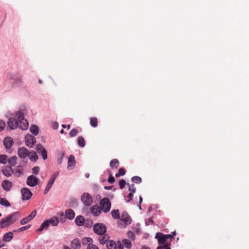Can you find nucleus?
I'll return each instance as SVG.
<instances>
[{
	"label": "nucleus",
	"instance_id": "39448f33",
	"mask_svg": "<svg viewBox=\"0 0 249 249\" xmlns=\"http://www.w3.org/2000/svg\"><path fill=\"white\" fill-rule=\"evenodd\" d=\"M8 157H0V163L6 164L7 162L11 166H15L17 163V157H10L7 159Z\"/></svg>",
	"mask_w": 249,
	"mask_h": 249
},
{
	"label": "nucleus",
	"instance_id": "8fccbe9b",
	"mask_svg": "<svg viewBox=\"0 0 249 249\" xmlns=\"http://www.w3.org/2000/svg\"><path fill=\"white\" fill-rule=\"evenodd\" d=\"M55 181V177H51L50 180L48 181V183L47 185L52 186L54 182Z\"/></svg>",
	"mask_w": 249,
	"mask_h": 249
},
{
	"label": "nucleus",
	"instance_id": "cd10ccee",
	"mask_svg": "<svg viewBox=\"0 0 249 249\" xmlns=\"http://www.w3.org/2000/svg\"><path fill=\"white\" fill-rule=\"evenodd\" d=\"M50 225L49 224V221L47 220L44 221L41 225L40 227H39V228H38L36 231H42L44 229H46V228H47Z\"/></svg>",
	"mask_w": 249,
	"mask_h": 249
},
{
	"label": "nucleus",
	"instance_id": "aec40b11",
	"mask_svg": "<svg viewBox=\"0 0 249 249\" xmlns=\"http://www.w3.org/2000/svg\"><path fill=\"white\" fill-rule=\"evenodd\" d=\"M65 216L67 218L72 220L75 216V213L72 209H68L65 212Z\"/></svg>",
	"mask_w": 249,
	"mask_h": 249
},
{
	"label": "nucleus",
	"instance_id": "0eeeda50",
	"mask_svg": "<svg viewBox=\"0 0 249 249\" xmlns=\"http://www.w3.org/2000/svg\"><path fill=\"white\" fill-rule=\"evenodd\" d=\"M19 217V213L18 212H15L8 215L5 218L11 225L18 220Z\"/></svg>",
	"mask_w": 249,
	"mask_h": 249
},
{
	"label": "nucleus",
	"instance_id": "b1692460",
	"mask_svg": "<svg viewBox=\"0 0 249 249\" xmlns=\"http://www.w3.org/2000/svg\"><path fill=\"white\" fill-rule=\"evenodd\" d=\"M71 247L73 249H79L81 247L80 241L76 238L73 239L71 243Z\"/></svg>",
	"mask_w": 249,
	"mask_h": 249
},
{
	"label": "nucleus",
	"instance_id": "774afa93",
	"mask_svg": "<svg viewBox=\"0 0 249 249\" xmlns=\"http://www.w3.org/2000/svg\"><path fill=\"white\" fill-rule=\"evenodd\" d=\"M157 249H163V247L162 246H159L157 248Z\"/></svg>",
	"mask_w": 249,
	"mask_h": 249
},
{
	"label": "nucleus",
	"instance_id": "4be33fe9",
	"mask_svg": "<svg viewBox=\"0 0 249 249\" xmlns=\"http://www.w3.org/2000/svg\"><path fill=\"white\" fill-rule=\"evenodd\" d=\"M36 149L38 154L41 156H47L46 150L41 144L37 145Z\"/></svg>",
	"mask_w": 249,
	"mask_h": 249
},
{
	"label": "nucleus",
	"instance_id": "a19ab883",
	"mask_svg": "<svg viewBox=\"0 0 249 249\" xmlns=\"http://www.w3.org/2000/svg\"><path fill=\"white\" fill-rule=\"evenodd\" d=\"M127 235L129 238L132 240H134L135 239V234L132 231H128L127 233Z\"/></svg>",
	"mask_w": 249,
	"mask_h": 249
},
{
	"label": "nucleus",
	"instance_id": "a18cd8bd",
	"mask_svg": "<svg viewBox=\"0 0 249 249\" xmlns=\"http://www.w3.org/2000/svg\"><path fill=\"white\" fill-rule=\"evenodd\" d=\"M40 170V168L38 166H35L32 169V172L34 174L37 175Z\"/></svg>",
	"mask_w": 249,
	"mask_h": 249
},
{
	"label": "nucleus",
	"instance_id": "69168bd1",
	"mask_svg": "<svg viewBox=\"0 0 249 249\" xmlns=\"http://www.w3.org/2000/svg\"><path fill=\"white\" fill-rule=\"evenodd\" d=\"M3 246H4V244L1 243V241H0V248H1V247H3Z\"/></svg>",
	"mask_w": 249,
	"mask_h": 249
},
{
	"label": "nucleus",
	"instance_id": "3c124183",
	"mask_svg": "<svg viewBox=\"0 0 249 249\" xmlns=\"http://www.w3.org/2000/svg\"><path fill=\"white\" fill-rule=\"evenodd\" d=\"M5 126L4 122L0 120V132L3 130Z\"/></svg>",
	"mask_w": 249,
	"mask_h": 249
},
{
	"label": "nucleus",
	"instance_id": "c03bdc74",
	"mask_svg": "<svg viewBox=\"0 0 249 249\" xmlns=\"http://www.w3.org/2000/svg\"><path fill=\"white\" fill-rule=\"evenodd\" d=\"M125 184L126 182L124 179H122L119 181V187L120 189H123L124 187Z\"/></svg>",
	"mask_w": 249,
	"mask_h": 249
},
{
	"label": "nucleus",
	"instance_id": "bf43d9fd",
	"mask_svg": "<svg viewBox=\"0 0 249 249\" xmlns=\"http://www.w3.org/2000/svg\"><path fill=\"white\" fill-rule=\"evenodd\" d=\"M59 175V172H57L55 173H54L51 177H55V179H56V177L58 176Z\"/></svg>",
	"mask_w": 249,
	"mask_h": 249
},
{
	"label": "nucleus",
	"instance_id": "4468645a",
	"mask_svg": "<svg viewBox=\"0 0 249 249\" xmlns=\"http://www.w3.org/2000/svg\"><path fill=\"white\" fill-rule=\"evenodd\" d=\"M120 220L123 221L125 225L130 224L131 222V219L130 217L125 212L122 213Z\"/></svg>",
	"mask_w": 249,
	"mask_h": 249
},
{
	"label": "nucleus",
	"instance_id": "13d9d810",
	"mask_svg": "<svg viewBox=\"0 0 249 249\" xmlns=\"http://www.w3.org/2000/svg\"><path fill=\"white\" fill-rule=\"evenodd\" d=\"M58 126V124L57 123L55 122L53 124V127L54 129H56L57 128Z\"/></svg>",
	"mask_w": 249,
	"mask_h": 249
},
{
	"label": "nucleus",
	"instance_id": "1a4fd4ad",
	"mask_svg": "<svg viewBox=\"0 0 249 249\" xmlns=\"http://www.w3.org/2000/svg\"><path fill=\"white\" fill-rule=\"evenodd\" d=\"M38 179L33 175L30 176L27 179V184L31 187H34L38 183Z\"/></svg>",
	"mask_w": 249,
	"mask_h": 249
},
{
	"label": "nucleus",
	"instance_id": "9b49d317",
	"mask_svg": "<svg viewBox=\"0 0 249 249\" xmlns=\"http://www.w3.org/2000/svg\"><path fill=\"white\" fill-rule=\"evenodd\" d=\"M30 154H31V156H37L35 151L29 152L25 147L20 148L18 150V156H30Z\"/></svg>",
	"mask_w": 249,
	"mask_h": 249
},
{
	"label": "nucleus",
	"instance_id": "052dcab7",
	"mask_svg": "<svg viewBox=\"0 0 249 249\" xmlns=\"http://www.w3.org/2000/svg\"><path fill=\"white\" fill-rule=\"evenodd\" d=\"M62 161V157H60V158H58L57 160L58 164H61Z\"/></svg>",
	"mask_w": 249,
	"mask_h": 249
},
{
	"label": "nucleus",
	"instance_id": "6e6552de",
	"mask_svg": "<svg viewBox=\"0 0 249 249\" xmlns=\"http://www.w3.org/2000/svg\"><path fill=\"white\" fill-rule=\"evenodd\" d=\"M21 192L23 200H29L32 196L33 194L31 191L27 188H23L21 190Z\"/></svg>",
	"mask_w": 249,
	"mask_h": 249
},
{
	"label": "nucleus",
	"instance_id": "09e8293b",
	"mask_svg": "<svg viewBox=\"0 0 249 249\" xmlns=\"http://www.w3.org/2000/svg\"><path fill=\"white\" fill-rule=\"evenodd\" d=\"M58 215H59V217L60 218V222H64L65 220V216H64V214L63 213H60L58 214Z\"/></svg>",
	"mask_w": 249,
	"mask_h": 249
},
{
	"label": "nucleus",
	"instance_id": "7c9ffc66",
	"mask_svg": "<svg viewBox=\"0 0 249 249\" xmlns=\"http://www.w3.org/2000/svg\"><path fill=\"white\" fill-rule=\"evenodd\" d=\"M30 132L34 135H37L38 134V127L34 124H32L30 128Z\"/></svg>",
	"mask_w": 249,
	"mask_h": 249
},
{
	"label": "nucleus",
	"instance_id": "f704fd0d",
	"mask_svg": "<svg viewBox=\"0 0 249 249\" xmlns=\"http://www.w3.org/2000/svg\"><path fill=\"white\" fill-rule=\"evenodd\" d=\"M122 242L124 245L127 248L130 249L132 246V244L131 241L127 239H123Z\"/></svg>",
	"mask_w": 249,
	"mask_h": 249
},
{
	"label": "nucleus",
	"instance_id": "680f3d73",
	"mask_svg": "<svg viewBox=\"0 0 249 249\" xmlns=\"http://www.w3.org/2000/svg\"><path fill=\"white\" fill-rule=\"evenodd\" d=\"M162 247H163V249H171L168 245H165Z\"/></svg>",
	"mask_w": 249,
	"mask_h": 249
},
{
	"label": "nucleus",
	"instance_id": "79ce46f5",
	"mask_svg": "<svg viewBox=\"0 0 249 249\" xmlns=\"http://www.w3.org/2000/svg\"><path fill=\"white\" fill-rule=\"evenodd\" d=\"M78 133V130L77 129L73 128L71 129L70 132V136L71 137H75L77 135Z\"/></svg>",
	"mask_w": 249,
	"mask_h": 249
},
{
	"label": "nucleus",
	"instance_id": "5701e85b",
	"mask_svg": "<svg viewBox=\"0 0 249 249\" xmlns=\"http://www.w3.org/2000/svg\"><path fill=\"white\" fill-rule=\"evenodd\" d=\"M13 233L12 231H9L5 233L3 236V241L4 242H9L13 238Z\"/></svg>",
	"mask_w": 249,
	"mask_h": 249
},
{
	"label": "nucleus",
	"instance_id": "393cba45",
	"mask_svg": "<svg viewBox=\"0 0 249 249\" xmlns=\"http://www.w3.org/2000/svg\"><path fill=\"white\" fill-rule=\"evenodd\" d=\"M108 236L105 233L102 235H100V237H99L98 240L100 244L104 245L106 243L107 244V241L108 240Z\"/></svg>",
	"mask_w": 249,
	"mask_h": 249
},
{
	"label": "nucleus",
	"instance_id": "49530a36",
	"mask_svg": "<svg viewBox=\"0 0 249 249\" xmlns=\"http://www.w3.org/2000/svg\"><path fill=\"white\" fill-rule=\"evenodd\" d=\"M127 185H129V191L131 192L132 193H134L136 192V188L134 187V184L132 185H130L129 183L127 184Z\"/></svg>",
	"mask_w": 249,
	"mask_h": 249
},
{
	"label": "nucleus",
	"instance_id": "412c9836",
	"mask_svg": "<svg viewBox=\"0 0 249 249\" xmlns=\"http://www.w3.org/2000/svg\"><path fill=\"white\" fill-rule=\"evenodd\" d=\"M13 141L10 137H6L3 141V144L6 149H10L12 145Z\"/></svg>",
	"mask_w": 249,
	"mask_h": 249
},
{
	"label": "nucleus",
	"instance_id": "58836bf2",
	"mask_svg": "<svg viewBox=\"0 0 249 249\" xmlns=\"http://www.w3.org/2000/svg\"><path fill=\"white\" fill-rule=\"evenodd\" d=\"M31 227V225H29L26 226L22 227L18 229L17 230L14 231V232H21L22 231H25L29 229Z\"/></svg>",
	"mask_w": 249,
	"mask_h": 249
},
{
	"label": "nucleus",
	"instance_id": "2eb2a0df",
	"mask_svg": "<svg viewBox=\"0 0 249 249\" xmlns=\"http://www.w3.org/2000/svg\"><path fill=\"white\" fill-rule=\"evenodd\" d=\"M2 172L5 176L9 177L13 174L14 171L10 166H6L3 167Z\"/></svg>",
	"mask_w": 249,
	"mask_h": 249
},
{
	"label": "nucleus",
	"instance_id": "dca6fc26",
	"mask_svg": "<svg viewBox=\"0 0 249 249\" xmlns=\"http://www.w3.org/2000/svg\"><path fill=\"white\" fill-rule=\"evenodd\" d=\"M90 212L91 213L94 215V216H99L101 213V210L99 207V206H98V205H94V206H92V207H91L90 208Z\"/></svg>",
	"mask_w": 249,
	"mask_h": 249
},
{
	"label": "nucleus",
	"instance_id": "4c0bfd02",
	"mask_svg": "<svg viewBox=\"0 0 249 249\" xmlns=\"http://www.w3.org/2000/svg\"><path fill=\"white\" fill-rule=\"evenodd\" d=\"M132 181L135 183H140L142 182V178L139 176H134L132 178Z\"/></svg>",
	"mask_w": 249,
	"mask_h": 249
},
{
	"label": "nucleus",
	"instance_id": "a211bd4d",
	"mask_svg": "<svg viewBox=\"0 0 249 249\" xmlns=\"http://www.w3.org/2000/svg\"><path fill=\"white\" fill-rule=\"evenodd\" d=\"M1 185L4 190L8 191L10 190L12 186V183L8 180H5L2 181Z\"/></svg>",
	"mask_w": 249,
	"mask_h": 249
},
{
	"label": "nucleus",
	"instance_id": "f03ea898",
	"mask_svg": "<svg viewBox=\"0 0 249 249\" xmlns=\"http://www.w3.org/2000/svg\"><path fill=\"white\" fill-rule=\"evenodd\" d=\"M111 203L109 199L107 197L103 198L100 202L99 207L101 211L107 213L109 212L111 208Z\"/></svg>",
	"mask_w": 249,
	"mask_h": 249
},
{
	"label": "nucleus",
	"instance_id": "473e14b6",
	"mask_svg": "<svg viewBox=\"0 0 249 249\" xmlns=\"http://www.w3.org/2000/svg\"><path fill=\"white\" fill-rule=\"evenodd\" d=\"M111 213L112 217L114 219H119L120 218L119 210H113L111 211Z\"/></svg>",
	"mask_w": 249,
	"mask_h": 249
},
{
	"label": "nucleus",
	"instance_id": "338daca9",
	"mask_svg": "<svg viewBox=\"0 0 249 249\" xmlns=\"http://www.w3.org/2000/svg\"><path fill=\"white\" fill-rule=\"evenodd\" d=\"M64 249H71L70 247H69L64 246Z\"/></svg>",
	"mask_w": 249,
	"mask_h": 249
},
{
	"label": "nucleus",
	"instance_id": "bb28decb",
	"mask_svg": "<svg viewBox=\"0 0 249 249\" xmlns=\"http://www.w3.org/2000/svg\"><path fill=\"white\" fill-rule=\"evenodd\" d=\"M49 224L53 226H57L59 223V220L57 217L54 216L53 218L48 219Z\"/></svg>",
	"mask_w": 249,
	"mask_h": 249
},
{
	"label": "nucleus",
	"instance_id": "a878e982",
	"mask_svg": "<svg viewBox=\"0 0 249 249\" xmlns=\"http://www.w3.org/2000/svg\"><path fill=\"white\" fill-rule=\"evenodd\" d=\"M84 218L83 216L81 215L77 216L75 219V224L78 226L83 225L84 224Z\"/></svg>",
	"mask_w": 249,
	"mask_h": 249
},
{
	"label": "nucleus",
	"instance_id": "ea45409f",
	"mask_svg": "<svg viewBox=\"0 0 249 249\" xmlns=\"http://www.w3.org/2000/svg\"><path fill=\"white\" fill-rule=\"evenodd\" d=\"M92 242H93V240H92V238H91L90 237H86V238H85L84 239H83V243L88 244V245H90V244H92Z\"/></svg>",
	"mask_w": 249,
	"mask_h": 249
},
{
	"label": "nucleus",
	"instance_id": "f8f14e48",
	"mask_svg": "<svg viewBox=\"0 0 249 249\" xmlns=\"http://www.w3.org/2000/svg\"><path fill=\"white\" fill-rule=\"evenodd\" d=\"M8 127L10 129H15L18 127V120L15 118H10L7 122Z\"/></svg>",
	"mask_w": 249,
	"mask_h": 249
},
{
	"label": "nucleus",
	"instance_id": "9d476101",
	"mask_svg": "<svg viewBox=\"0 0 249 249\" xmlns=\"http://www.w3.org/2000/svg\"><path fill=\"white\" fill-rule=\"evenodd\" d=\"M25 140L26 145L29 147H32L36 142V138L29 134L25 136Z\"/></svg>",
	"mask_w": 249,
	"mask_h": 249
},
{
	"label": "nucleus",
	"instance_id": "423d86ee",
	"mask_svg": "<svg viewBox=\"0 0 249 249\" xmlns=\"http://www.w3.org/2000/svg\"><path fill=\"white\" fill-rule=\"evenodd\" d=\"M81 201L86 206H90L92 203V197L89 193H84L81 196Z\"/></svg>",
	"mask_w": 249,
	"mask_h": 249
},
{
	"label": "nucleus",
	"instance_id": "72a5a7b5",
	"mask_svg": "<svg viewBox=\"0 0 249 249\" xmlns=\"http://www.w3.org/2000/svg\"><path fill=\"white\" fill-rule=\"evenodd\" d=\"M119 165V161L117 159H113L110 162V166L111 168H117Z\"/></svg>",
	"mask_w": 249,
	"mask_h": 249
},
{
	"label": "nucleus",
	"instance_id": "864d4df0",
	"mask_svg": "<svg viewBox=\"0 0 249 249\" xmlns=\"http://www.w3.org/2000/svg\"><path fill=\"white\" fill-rule=\"evenodd\" d=\"M164 236L165 237L166 241L168 239H170L171 241L174 239L173 236L171 234H165L164 235Z\"/></svg>",
	"mask_w": 249,
	"mask_h": 249
},
{
	"label": "nucleus",
	"instance_id": "4d7b16f0",
	"mask_svg": "<svg viewBox=\"0 0 249 249\" xmlns=\"http://www.w3.org/2000/svg\"><path fill=\"white\" fill-rule=\"evenodd\" d=\"M51 187H52L51 186L47 184L46 187L44 190V194H46L48 193V192L49 191V190L51 189Z\"/></svg>",
	"mask_w": 249,
	"mask_h": 249
},
{
	"label": "nucleus",
	"instance_id": "37998d69",
	"mask_svg": "<svg viewBox=\"0 0 249 249\" xmlns=\"http://www.w3.org/2000/svg\"><path fill=\"white\" fill-rule=\"evenodd\" d=\"M125 173V170L124 168H120L119 170L118 174H116V177H118L120 176H124Z\"/></svg>",
	"mask_w": 249,
	"mask_h": 249
},
{
	"label": "nucleus",
	"instance_id": "0e129e2a",
	"mask_svg": "<svg viewBox=\"0 0 249 249\" xmlns=\"http://www.w3.org/2000/svg\"><path fill=\"white\" fill-rule=\"evenodd\" d=\"M142 249H150L149 247H143Z\"/></svg>",
	"mask_w": 249,
	"mask_h": 249
},
{
	"label": "nucleus",
	"instance_id": "e2e57ef3",
	"mask_svg": "<svg viewBox=\"0 0 249 249\" xmlns=\"http://www.w3.org/2000/svg\"><path fill=\"white\" fill-rule=\"evenodd\" d=\"M142 196H140V199H139V202H140L139 208L140 209H141V204L142 203Z\"/></svg>",
	"mask_w": 249,
	"mask_h": 249
},
{
	"label": "nucleus",
	"instance_id": "2f4dec72",
	"mask_svg": "<svg viewBox=\"0 0 249 249\" xmlns=\"http://www.w3.org/2000/svg\"><path fill=\"white\" fill-rule=\"evenodd\" d=\"M10 225L6 218L2 219L0 221V229L7 227Z\"/></svg>",
	"mask_w": 249,
	"mask_h": 249
},
{
	"label": "nucleus",
	"instance_id": "7ed1b4c3",
	"mask_svg": "<svg viewBox=\"0 0 249 249\" xmlns=\"http://www.w3.org/2000/svg\"><path fill=\"white\" fill-rule=\"evenodd\" d=\"M9 76L14 86H20L23 83L22 76L19 74L10 73Z\"/></svg>",
	"mask_w": 249,
	"mask_h": 249
},
{
	"label": "nucleus",
	"instance_id": "6ab92c4d",
	"mask_svg": "<svg viewBox=\"0 0 249 249\" xmlns=\"http://www.w3.org/2000/svg\"><path fill=\"white\" fill-rule=\"evenodd\" d=\"M75 160L74 159V157H69L68 159V164L67 168L68 170H71L73 169V168L75 165Z\"/></svg>",
	"mask_w": 249,
	"mask_h": 249
},
{
	"label": "nucleus",
	"instance_id": "f257e3e1",
	"mask_svg": "<svg viewBox=\"0 0 249 249\" xmlns=\"http://www.w3.org/2000/svg\"><path fill=\"white\" fill-rule=\"evenodd\" d=\"M16 117L18 120V127L22 130H26L28 128V122L24 118V114L21 111L16 112Z\"/></svg>",
	"mask_w": 249,
	"mask_h": 249
},
{
	"label": "nucleus",
	"instance_id": "c9c22d12",
	"mask_svg": "<svg viewBox=\"0 0 249 249\" xmlns=\"http://www.w3.org/2000/svg\"><path fill=\"white\" fill-rule=\"evenodd\" d=\"M77 143L80 147H84L85 145L84 138L82 137H79L77 139Z\"/></svg>",
	"mask_w": 249,
	"mask_h": 249
},
{
	"label": "nucleus",
	"instance_id": "de8ad7c7",
	"mask_svg": "<svg viewBox=\"0 0 249 249\" xmlns=\"http://www.w3.org/2000/svg\"><path fill=\"white\" fill-rule=\"evenodd\" d=\"M87 249H99L98 247L93 244H90V245H88Z\"/></svg>",
	"mask_w": 249,
	"mask_h": 249
},
{
	"label": "nucleus",
	"instance_id": "f3484780",
	"mask_svg": "<svg viewBox=\"0 0 249 249\" xmlns=\"http://www.w3.org/2000/svg\"><path fill=\"white\" fill-rule=\"evenodd\" d=\"M155 238L158 239V243L160 244H164L166 241L164 234L160 232L157 233Z\"/></svg>",
	"mask_w": 249,
	"mask_h": 249
},
{
	"label": "nucleus",
	"instance_id": "5fc2aeb1",
	"mask_svg": "<svg viewBox=\"0 0 249 249\" xmlns=\"http://www.w3.org/2000/svg\"><path fill=\"white\" fill-rule=\"evenodd\" d=\"M108 182H109L110 183H114V181H115L114 178L113 177H112V176L109 177L108 179Z\"/></svg>",
	"mask_w": 249,
	"mask_h": 249
},
{
	"label": "nucleus",
	"instance_id": "e433bc0d",
	"mask_svg": "<svg viewBox=\"0 0 249 249\" xmlns=\"http://www.w3.org/2000/svg\"><path fill=\"white\" fill-rule=\"evenodd\" d=\"M0 204L6 207H9L10 206V203L4 198H0Z\"/></svg>",
	"mask_w": 249,
	"mask_h": 249
},
{
	"label": "nucleus",
	"instance_id": "6e6d98bb",
	"mask_svg": "<svg viewBox=\"0 0 249 249\" xmlns=\"http://www.w3.org/2000/svg\"><path fill=\"white\" fill-rule=\"evenodd\" d=\"M31 161L35 162L38 159V157H29Z\"/></svg>",
	"mask_w": 249,
	"mask_h": 249
},
{
	"label": "nucleus",
	"instance_id": "603ef678",
	"mask_svg": "<svg viewBox=\"0 0 249 249\" xmlns=\"http://www.w3.org/2000/svg\"><path fill=\"white\" fill-rule=\"evenodd\" d=\"M133 193H130L128 196H127V198L125 199V201L126 202H129L133 196Z\"/></svg>",
	"mask_w": 249,
	"mask_h": 249
},
{
	"label": "nucleus",
	"instance_id": "c756f323",
	"mask_svg": "<svg viewBox=\"0 0 249 249\" xmlns=\"http://www.w3.org/2000/svg\"><path fill=\"white\" fill-rule=\"evenodd\" d=\"M107 247L108 249H116L117 247V245L115 242L114 241H108V242L107 243Z\"/></svg>",
	"mask_w": 249,
	"mask_h": 249
},
{
	"label": "nucleus",
	"instance_id": "c85d7f7f",
	"mask_svg": "<svg viewBox=\"0 0 249 249\" xmlns=\"http://www.w3.org/2000/svg\"><path fill=\"white\" fill-rule=\"evenodd\" d=\"M90 124L93 127H96L98 124V119L95 117H92L90 119Z\"/></svg>",
	"mask_w": 249,
	"mask_h": 249
},
{
	"label": "nucleus",
	"instance_id": "20e7f679",
	"mask_svg": "<svg viewBox=\"0 0 249 249\" xmlns=\"http://www.w3.org/2000/svg\"><path fill=\"white\" fill-rule=\"evenodd\" d=\"M94 232L98 235H102L107 231V227L102 223H96L93 227Z\"/></svg>",
	"mask_w": 249,
	"mask_h": 249
},
{
	"label": "nucleus",
	"instance_id": "ddd939ff",
	"mask_svg": "<svg viewBox=\"0 0 249 249\" xmlns=\"http://www.w3.org/2000/svg\"><path fill=\"white\" fill-rule=\"evenodd\" d=\"M36 214V211L34 210L33 211L30 215H29L28 216L23 218L20 221V224L21 225H24L26 223H27L28 222H29L30 220H31L32 219H33L35 216Z\"/></svg>",
	"mask_w": 249,
	"mask_h": 249
}]
</instances>
